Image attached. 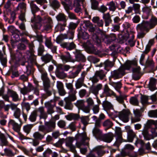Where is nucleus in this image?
Instances as JSON below:
<instances>
[{
    "label": "nucleus",
    "instance_id": "4",
    "mask_svg": "<svg viewBox=\"0 0 157 157\" xmlns=\"http://www.w3.org/2000/svg\"><path fill=\"white\" fill-rule=\"evenodd\" d=\"M56 123L55 121H49L45 123V125H40L39 127V130L42 132L47 133L52 132L55 128Z\"/></svg>",
    "mask_w": 157,
    "mask_h": 157
},
{
    "label": "nucleus",
    "instance_id": "54",
    "mask_svg": "<svg viewBox=\"0 0 157 157\" xmlns=\"http://www.w3.org/2000/svg\"><path fill=\"white\" fill-rule=\"evenodd\" d=\"M75 31L68 30L66 34H64L65 39H73L74 36Z\"/></svg>",
    "mask_w": 157,
    "mask_h": 157
},
{
    "label": "nucleus",
    "instance_id": "26",
    "mask_svg": "<svg viewBox=\"0 0 157 157\" xmlns=\"http://www.w3.org/2000/svg\"><path fill=\"white\" fill-rule=\"evenodd\" d=\"M102 17L104 21L105 25L106 26H109L112 21L111 17L109 12L104 13Z\"/></svg>",
    "mask_w": 157,
    "mask_h": 157
},
{
    "label": "nucleus",
    "instance_id": "36",
    "mask_svg": "<svg viewBox=\"0 0 157 157\" xmlns=\"http://www.w3.org/2000/svg\"><path fill=\"white\" fill-rule=\"evenodd\" d=\"M30 6L32 13L35 16V13L40 11V8L34 3V1H31L30 3Z\"/></svg>",
    "mask_w": 157,
    "mask_h": 157
},
{
    "label": "nucleus",
    "instance_id": "55",
    "mask_svg": "<svg viewBox=\"0 0 157 157\" xmlns=\"http://www.w3.org/2000/svg\"><path fill=\"white\" fill-rule=\"evenodd\" d=\"M43 133V134H41L39 132H36L33 134V136L34 139L41 140L44 138L45 135L46 134V133L45 134L44 132Z\"/></svg>",
    "mask_w": 157,
    "mask_h": 157
},
{
    "label": "nucleus",
    "instance_id": "37",
    "mask_svg": "<svg viewBox=\"0 0 157 157\" xmlns=\"http://www.w3.org/2000/svg\"><path fill=\"white\" fill-rule=\"evenodd\" d=\"M93 136L96 138L100 140L102 135V132L98 128L95 127L92 131Z\"/></svg>",
    "mask_w": 157,
    "mask_h": 157
},
{
    "label": "nucleus",
    "instance_id": "62",
    "mask_svg": "<svg viewBox=\"0 0 157 157\" xmlns=\"http://www.w3.org/2000/svg\"><path fill=\"white\" fill-rule=\"evenodd\" d=\"M33 65L28 64V65L26 66V73L28 75H29L32 73H33L35 69L33 67Z\"/></svg>",
    "mask_w": 157,
    "mask_h": 157
},
{
    "label": "nucleus",
    "instance_id": "47",
    "mask_svg": "<svg viewBox=\"0 0 157 157\" xmlns=\"http://www.w3.org/2000/svg\"><path fill=\"white\" fill-rule=\"evenodd\" d=\"M113 124V123L109 119L105 121L103 123V126L105 127V130L106 131L111 128Z\"/></svg>",
    "mask_w": 157,
    "mask_h": 157
},
{
    "label": "nucleus",
    "instance_id": "51",
    "mask_svg": "<svg viewBox=\"0 0 157 157\" xmlns=\"http://www.w3.org/2000/svg\"><path fill=\"white\" fill-rule=\"evenodd\" d=\"M95 74L101 80L103 79L106 76V73L102 70L96 71Z\"/></svg>",
    "mask_w": 157,
    "mask_h": 157
},
{
    "label": "nucleus",
    "instance_id": "30",
    "mask_svg": "<svg viewBox=\"0 0 157 157\" xmlns=\"http://www.w3.org/2000/svg\"><path fill=\"white\" fill-rule=\"evenodd\" d=\"M102 87L101 84H98L96 86H93L90 88V92L95 95H97L98 94L99 91L101 90Z\"/></svg>",
    "mask_w": 157,
    "mask_h": 157
},
{
    "label": "nucleus",
    "instance_id": "24",
    "mask_svg": "<svg viewBox=\"0 0 157 157\" xmlns=\"http://www.w3.org/2000/svg\"><path fill=\"white\" fill-rule=\"evenodd\" d=\"M89 35L88 33L84 31L81 28L78 30V39L82 38L86 40L89 38Z\"/></svg>",
    "mask_w": 157,
    "mask_h": 157
},
{
    "label": "nucleus",
    "instance_id": "25",
    "mask_svg": "<svg viewBox=\"0 0 157 157\" xmlns=\"http://www.w3.org/2000/svg\"><path fill=\"white\" fill-rule=\"evenodd\" d=\"M120 95L119 96H117L115 94V96H114L116 99V100L120 103L123 105H124V100H127V97L128 96L124 94H122L121 92L119 93Z\"/></svg>",
    "mask_w": 157,
    "mask_h": 157
},
{
    "label": "nucleus",
    "instance_id": "19",
    "mask_svg": "<svg viewBox=\"0 0 157 157\" xmlns=\"http://www.w3.org/2000/svg\"><path fill=\"white\" fill-rule=\"evenodd\" d=\"M114 137L113 134L109 132L105 134H102L100 140L107 143H110L113 140Z\"/></svg>",
    "mask_w": 157,
    "mask_h": 157
},
{
    "label": "nucleus",
    "instance_id": "9",
    "mask_svg": "<svg viewBox=\"0 0 157 157\" xmlns=\"http://www.w3.org/2000/svg\"><path fill=\"white\" fill-rule=\"evenodd\" d=\"M119 118L124 122L129 121V116L131 114L129 110H124L121 112H117Z\"/></svg>",
    "mask_w": 157,
    "mask_h": 157
},
{
    "label": "nucleus",
    "instance_id": "60",
    "mask_svg": "<svg viewBox=\"0 0 157 157\" xmlns=\"http://www.w3.org/2000/svg\"><path fill=\"white\" fill-rule=\"evenodd\" d=\"M21 111L19 108H17L16 109L14 110L13 116L16 118L18 119L20 122H21V120L20 118L21 115Z\"/></svg>",
    "mask_w": 157,
    "mask_h": 157
},
{
    "label": "nucleus",
    "instance_id": "18",
    "mask_svg": "<svg viewBox=\"0 0 157 157\" xmlns=\"http://www.w3.org/2000/svg\"><path fill=\"white\" fill-rule=\"evenodd\" d=\"M126 132H127V138L129 141L132 142L133 141L134 138L136 136V133L130 129L129 126L125 127Z\"/></svg>",
    "mask_w": 157,
    "mask_h": 157
},
{
    "label": "nucleus",
    "instance_id": "45",
    "mask_svg": "<svg viewBox=\"0 0 157 157\" xmlns=\"http://www.w3.org/2000/svg\"><path fill=\"white\" fill-rule=\"evenodd\" d=\"M104 69L106 70L107 71H109L111 68L113 67L114 63L109 59L105 60L104 62Z\"/></svg>",
    "mask_w": 157,
    "mask_h": 157
},
{
    "label": "nucleus",
    "instance_id": "11",
    "mask_svg": "<svg viewBox=\"0 0 157 157\" xmlns=\"http://www.w3.org/2000/svg\"><path fill=\"white\" fill-rule=\"evenodd\" d=\"M79 137H81L82 139L80 141H77L75 143V146L76 147H80L82 146H87L89 147V143L88 142H86L85 139L86 137V134L85 132H83L78 134Z\"/></svg>",
    "mask_w": 157,
    "mask_h": 157
},
{
    "label": "nucleus",
    "instance_id": "21",
    "mask_svg": "<svg viewBox=\"0 0 157 157\" xmlns=\"http://www.w3.org/2000/svg\"><path fill=\"white\" fill-rule=\"evenodd\" d=\"M41 78L43 81L44 87H50V82L48 77L47 72H45L41 74Z\"/></svg>",
    "mask_w": 157,
    "mask_h": 157
},
{
    "label": "nucleus",
    "instance_id": "16",
    "mask_svg": "<svg viewBox=\"0 0 157 157\" xmlns=\"http://www.w3.org/2000/svg\"><path fill=\"white\" fill-rule=\"evenodd\" d=\"M55 73L56 76L60 79H63L67 76V74L64 72L63 66L61 65L57 67Z\"/></svg>",
    "mask_w": 157,
    "mask_h": 157
},
{
    "label": "nucleus",
    "instance_id": "46",
    "mask_svg": "<svg viewBox=\"0 0 157 157\" xmlns=\"http://www.w3.org/2000/svg\"><path fill=\"white\" fill-rule=\"evenodd\" d=\"M92 22L94 24H96L99 27H102L103 25V21L102 19H100L98 17H94L92 19Z\"/></svg>",
    "mask_w": 157,
    "mask_h": 157
},
{
    "label": "nucleus",
    "instance_id": "32",
    "mask_svg": "<svg viewBox=\"0 0 157 157\" xmlns=\"http://www.w3.org/2000/svg\"><path fill=\"white\" fill-rule=\"evenodd\" d=\"M148 23L150 29H153L157 25V18L152 16L150 20L148 21Z\"/></svg>",
    "mask_w": 157,
    "mask_h": 157
},
{
    "label": "nucleus",
    "instance_id": "40",
    "mask_svg": "<svg viewBox=\"0 0 157 157\" xmlns=\"http://www.w3.org/2000/svg\"><path fill=\"white\" fill-rule=\"evenodd\" d=\"M157 79L153 78H150L148 86L149 89L151 91L155 90L156 88V83Z\"/></svg>",
    "mask_w": 157,
    "mask_h": 157
},
{
    "label": "nucleus",
    "instance_id": "2",
    "mask_svg": "<svg viewBox=\"0 0 157 157\" xmlns=\"http://www.w3.org/2000/svg\"><path fill=\"white\" fill-rule=\"evenodd\" d=\"M10 57V62L12 63V65L16 67H19L20 65L24 66L27 62L22 52L18 50L15 52H11Z\"/></svg>",
    "mask_w": 157,
    "mask_h": 157
},
{
    "label": "nucleus",
    "instance_id": "35",
    "mask_svg": "<svg viewBox=\"0 0 157 157\" xmlns=\"http://www.w3.org/2000/svg\"><path fill=\"white\" fill-rule=\"evenodd\" d=\"M66 16L63 13H59L57 15L56 18L58 21H61L63 22V25L64 26L67 25V19H66Z\"/></svg>",
    "mask_w": 157,
    "mask_h": 157
},
{
    "label": "nucleus",
    "instance_id": "39",
    "mask_svg": "<svg viewBox=\"0 0 157 157\" xmlns=\"http://www.w3.org/2000/svg\"><path fill=\"white\" fill-rule=\"evenodd\" d=\"M41 59L45 63H48L53 60V56L48 53L42 56Z\"/></svg>",
    "mask_w": 157,
    "mask_h": 157
},
{
    "label": "nucleus",
    "instance_id": "64",
    "mask_svg": "<svg viewBox=\"0 0 157 157\" xmlns=\"http://www.w3.org/2000/svg\"><path fill=\"white\" fill-rule=\"evenodd\" d=\"M149 96L146 95L141 94L140 102L142 105H144L147 104L148 102Z\"/></svg>",
    "mask_w": 157,
    "mask_h": 157
},
{
    "label": "nucleus",
    "instance_id": "33",
    "mask_svg": "<svg viewBox=\"0 0 157 157\" xmlns=\"http://www.w3.org/2000/svg\"><path fill=\"white\" fill-rule=\"evenodd\" d=\"M0 144L2 146H8L9 143L5 134L0 131Z\"/></svg>",
    "mask_w": 157,
    "mask_h": 157
},
{
    "label": "nucleus",
    "instance_id": "61",
    "mask_svg": "<svg viewBox=\"0 0 157 157\" xmlns=\"http://www.w3.org/2000/svg\"><path fill=\"white\" fill-rule=\"evenodd\" d=\"M59 56L63 61L65 62L69 61L71 59V56L69 52H67V56L61 54L59 55Z\"/></svg>",
    "mask_w": 157,
    "mask_h": 157
},
{
    "label": "nucleus",
    "instance_id": "15",
    "mask_svg": "<svg viewBox=\"0 0 157 157\" xmlns=\"http://www.w3.org/2000/svg\"><path fill=\"white\" fill-rule=\"evenodd\" d=\"M60 46L67 50L71 51L75 49L76 45L73 42H63L60 44Z\"/></svg>",
    "mask_w": 157,
    "mask_h": 157
},
{
    "label": "nucleus",
    "instance_id": "14",
    "mask_svg": "<svg viewBox=\"0 0 157 157\" xmlns=\"http://www.w3.org/2000/svg\"><path fill=\"white\" fill-rule=\"evenodd\" d=\"M75 61L81 62H85L86 60L85 56L82 53L80 50H76L75 53Z\"/></svg>",
    "mask_w": 157,
    "mask_h": 157
},
{
    "label": "nucleus",
    "instance_id": "6",
    "mask_svg": "<svg viewBox=\"0 0 157 157\" xmlns=\"http://www.w3.org/2000/svg\"><path fill=\"white\" fill-rule=\"evenodd\" d=\"M122 131L121 128L119 127H116L115 130V136L116 137V140L113 145L114 146L118 147L122 140Z\"/></svg>",
    "mask_w": 157,
    "mask_h": 157
},
{
    "label": "nucleus",
    "instance_id": "29",
    "mask_svg": "<svg viewBox=\"0 0 157 157\" xmlns=\"http://www.w3.org/2000/svg\"><path fill=\"white\" fill-rule=\"evenodd\" d=\"M135 146L136 147H150V144L149 142L147 144H145L144 141L138 138H137L135 143Z\"/></svg>",
    "mask_w": 157,
    "mask_h": 157
},
{
    "label": "nucleus",
    "instance_id": "56",
    "mask_svg": "<svg viewBox=\"0 0 157 157\" xmlns=\"http://www.w3.org/2000/svg\"><path fill=\"white\" fill-rule=\"evenodd\" d=\"M37 116V111L34 110L31 113L29 119L32 122H34L36 120Z\"/></svg>",
    "mask_w": 157,
    "mask_h": 157
},
{
    "label": "nucleus",
    "instance_id": "27",
    "mask_svg": "<svg viewBox=\"0 0 157 157\" xmlns=\"http://www.w3.org/2000/svg\"><path fill=\"white\" fill-rule=\"evenodd\" d=\"M102 105L104 110L107 112L111 110H114L113 105L107 101L105 100L103 101Z\"/></svg>",
    "mask_w": 157,
    "mask_h": 157
},
{
    "label": "nucleus",
    "instance_id": "44",
    "mask_svg": "<svg viewBox=\"0 0 157 157\" xmlns=\"http://www.w3.org/2000/svg\"><path fill=\"white\" fill-rule=\"evenodd\" d=\"M44 90L46 94H43L42 95V98L43 99L47 98L48 97L50 96L52 94V92L50 90V87H44Z\"/></svg>",
    "mask_w": 157,
    "mask_h": 157
},
{
    "label": "nucleus",
    "instance_id": "48",
    "mask_svg": "<svg viewBox=\"0 0 157 157\" xmlns=\"http://www.w3.org/2000/svg\"><path fill=\"white\" fill-rule=\"evenodd\" d=\"M79 116L77 114L71 113L70 114L65 116L67 120L71 121L72 120H77L79 118Z\"/></svg>",
    "mask_w": 157,
    "mask_h": 157
},
{
    "label": "nucleus",
    "instance_id": "12",
    "mask_svg": "<svg viewBox=\"0 0 157 157\" xmlns=\"http://www.w3.org/2000/svg\"><path fill=\"white\" fill-rule=\"evenodd\" d=\"M21 125L18 124L13 120L10 119L8 123V127L11 128L15 132L19 133L20 130Z\"/></svg>",
    "mask_w": 157,
    "mask_h": 157
},
{
    "label": "nucleus",
    "instance_id": "10",
    "mask_svg": "<svg viewBox=\"0 0 157 157\" xmlns=\"http://www.w3.org/2000/svg\"><path fill=\"white\" fill-rule=\"evenodd\" d=\"M90 152L86 155L87 157H97L96 154H97L98 157H100L104 154L101 148H94L92 150L89 149Z\"/></svg>",
    "mask_w": 157,
    "mask_h": 157
},
{
    "label": "nucleus",
    "instance_id": "41",
    "mask_svg": "<svg viewBox=\"0 0 157 157\" xmlns=\"http://www.w3.org/2000/svg\"><path fill=\"white\" fill-rule=\"evenodd\" d=\"M36 59V56L34 54H30L28 59V64L36 65L37 64Z\"/></svg>",
    "mask_w": 157,
    "mask_h": 157
},
{
    "label": "nucleus",
    "instance_id": "3",
    "mask_svg": "<svg viewBox=\"0 0 157 157\" xmlns=\"http://www.w3.org/2000/svg\"><path fill=\"white\" fill-rule=\"evenodd\" d=\"M83 23L89 32L90 33L93 40L96 43L98 46H100L101 44V40L99 36V33L96 31L93 25L89 21H84Z\"/></svg>",
    "mask_w": 157,
    "mask_h": 157
},
{
    "label": "nucleus",
    "instance_id": "43",
    "mask_svg": "<svg viewBox=\"0 0 157 157\" xmlns=\"http://www.w3.org/2000/svg\"><path fill=\"white\" fill-rule=\"evenodd\" d=\"M75 140L74 137H69L65 139L66 146L68 147H75L72 144L73 142Z\"/></svg>",
    "mask_w": 157,
    "mask_h": 157
},
{
    "label": "nucleus",
    "instance_id": "49",
    "mask_svg": "<svg viewBox=\"0 0 157 157\" xmlns=\"http://www.w3.org/2000/svg\"><path fill=\"white\" fill-rule=\"evenodd\" d=\"M81 70V67L80 66H78L77 70L75 72H71L69 75V77L70 78H74L77 76Z\"/></svg>",
    "mask_w": 157,
    "mask_h": 157
},
{
    "label": "nucleus",
    "instance_id": "23",
    "mask_svg": "<svg viewBox=\"0 0 157 157\" xmlns=\"http://www.w3.org/2000/svg\"><path fill=\"white\" fill-rule=\"evenodd\" d=\"M7 93L9 96L12 98V100L14 101H17L20 100L19 96L16 92L14 90L8 89Z\"/></svg>",
    "mask_w": 157,
    "mask_h": 157
},
{
    "label": "nucleus",
    "instance_id": "38",
    "mask_svg": "<svg viewBox=\"0 0 157 157\" xmlns=\"http://www.w3.org/2000/svg\"><path fill=\"white\" fill-rule=\"evenodd\" d=\"M73 5L75 7L74 11L78 14L79 15H82V10L81 8V5L78 2L76 1L74 2Z\"/></svg>",
    "mask_w": 157,
    "mask_h": 157
},
{
    "label": "nucleus",
    "instance_id": "50",
    "mask_svg": "<svg viewBox=\"0 0 157 157\" xmlns=\"http://www.w3.org/2000/svg\"><path fill=\"white\" fill-rule=\"evenodd\" d=\"M142 134L145 139L149 140L151 139H153V136L148 133V130L147 129L144 128L142 131Z\"/></svg>",
    "mask_w": 157,
    "mask_h": 157
},
{
    "label": "nucleus",
    "instance_id": "5",
    "mask_svg": "<svg viewBox=\"0 0 157 157\" xmlns=\"http://www.w3.org/2000/svg\"><path fill=\"white\" fill-rule=\"evenodd\" d=\"M82 46L85 49L87 53L97 55L98 52L96 48L94 47L89 40H87L86 42L82 44Z\"/></svg>",
    "mask_w": 157,
    "mask_h": 157
},
{
    "label": "nucleus",
    "instance_id": "34",
    "mask_svg": "<svg viewBox=\"0 0 157 157\" xmlns=\"http://www.w3.org/2000/svg\"><path fill=\"white\" fill-rule=\"evenodd\" d=\"M49 3L50 6L56 10L58 9L60 6V3L57 0H50Z\"/></svg>",
    "mask_w": 157,
    "mask_h": 157
},
{
    "label": "nucleus",
    "instance_id": "20",
    "mask_svg": "<svg viewBox=\"0 0 157 157\" xmlns=\"http://www.w3.org/2000/svg\"><path fill=\"white\" fill-rule=\"evenodd\" d=\"M45 42V45L49 49H50L53 53H56L57 47L53 45L50 39H46Z\"/></svg>",
    "mask_w": 157,
    "mask_h": 157
},
{
    "label": "nucleus",
    "instance_id": "59",
    "mask_svg": "<svg viewBox=\"0 0 157 157\" xmlns=\"http://www.w3.org/2000/svg\"><path fill=\"white\" fill-rule=\"evenodd\" d=\"M107 6H109V9L110 11L114 12L117 9V4L113 1L107 3Z\"/></svg>",
    "mask_w": 157,
    "mask_h": 157
},
{
    "label": "nucleus",
    "instance_id": "52",
    "mask_svg": "<svg viewBox=\"0 0 157 157\" xmlns=\"http://www.w3.org/2000/svg\"><path fill=\"white\" fill-rule=\"evenodd\" d=\"M154 40L153 39H151L149 40L148 44L147 45L145 51L143 52L145 54H147L150 51L151 48V46L154 44Z\"/></svg>",
    "mask_w": 157,
    "mask_h": 157
},
{
    "label": "nucleus",
    "instance_id": "17",
    "mask_svg": "<svg viewBox=\"0 0 157 157\" xmlns=\"http://www.w3.org/2000/svg\"><path fill=\"white\" fill-rule=\"evenodd\" d=\"M48 17L49 16L47 15H44L42 17H40V15H37L36 17V15H35V16H33V17L31 18V21L32 23L35 22L41 24L45 21L47 19L46 18Z\"/></svg>",
    "mask_w": 157,
    "mask_h": 157
},
{
    "label": "nucleus",
    "instance_id": "53",
    "mask_svg": "<svg viewBox=\"0 0 157 157\" xmlns=\"http://www.w3.org/2000/svg\"><path fill=\"white\" fill-rule=\"evenodd\" d=\"M123 148L121 151V155L122 157L126 155L128 156L129 152L132 151V148Z\"/></svg>",
    "mask_w": 157,
    "mask_h": 157
},
{
    "label": "nucleus",
    "instance_id": "42",
    "mask_svg": "<svg viewBox=\"0 0 157 157\" xmlns=\"http://www.w3.org/2000/svg\"><path fill=\"white\" fill-rule=\"evenodd\" d=\"M17 67L13 65H12L11 66L10 70L12 73L11 77L12 78H13L15 77H18L19 75L18 71L17 69Z\"/></svg>",
    "mask_w": 157,
    "mask_h": 157
},
{
    "label": "nucleus",
    "instance_id": "7",
    "mask_svg": "<svg viewBox=\"0 0 157 157\" xmlns=\"http://www.w3.org/2000/svg\"><path fill=\"white\" fill-rule=\"evenodd\" d=\"M148 25L147 21H143L137 25L136 29L138 31H146V33H148L151 29Z\"/></svg>",
    "mask_w": 157,
    "mask_h": 157
},
{
    "label": "nucleus",
    "instance_id": "63",
    "mask_svg": "<svg viewBox=\"0 0 157 157\" xmlns=\"http://www.w3.org/2000/svg\"><path fill=\"white\" fill-rule=\"evenodd\" d=\"M91 8L93 10H98L99 8V2L97 0H93L90 1Z\"/></svg>",
    "mask_w": 157,
    "mask_h": 157
},
{
    "label": "nucleus",
    "instance_id": "57",
    "mask_svg": "<svg viewBox=\"0 0 157 157\" xmlns=\"http://www.w3.org/2000/svg\"><path fill=\"white\" fill-rule=\"evenodd\" d=\"M68 94L69 96L68 97L72 99V100H75L76 99V97L75 94L77 93L76 90L73 88L71 90H69Z\"/></svg>",
    "mask_w": 157,
    "mask_h": 157
},
{
    "label": "nucleus",
    "instance_id": "58",
    "mask_svg": "<svg viewBox=\"0 0 157 157\" xmlns=\"http://www.w3.org/2000/svg\"><path fill=\"white\" fill-rule=\"evenodd\" d=\"M80 22V20L79 19H78L77 21L75 23L73 22H71L68 26V28L69 29V30H74L77 27Z\"/></svg>",
    "mask_w": 157,
    "mask_h": 157
},
{
    "label": "nucleus",
    "instance_id": "13",
    "mask_svg": "<svg viewBox=\"0 0 157 157\" xmlns=\"http://www.w3.org/2000/svg\"><path fill=\"white\" fill-rule=\"evenodd\" d=\"M55 105V102L52 100L45 103V106L47 109V112L48 114H52L54 112L53 109Z\"/></svg>",
    "mask_w": 157,
    "mask_h": 157
},
{
    "label": "nucleus",
    "instance_id": "22",
    "mask_svg": "<svg viewBox=\"0 0 157 157\" xmlns=\"http://www.w3.org/2000/svg\"><path fill=\"white\" fill-rule=\"evenodd\" d=\"M103 94L106 97H111L112 96H115L116 94L106 84L104 86Z\"/></svg>",
    "mask_w": 157,
    "mask_h": 157
},
{
    "label": "nucleus",
    "instance_id": "1",
    "mask_svg": "<svg viewBox=\"0 0 157 157\" xmlns=\"http://www.w3.org/2000/svg\"><path fill=\"white\" fill-rule=\"evenodd\" d=\"M137 64L135 60H127L117 70L112 71L110 77L115 79L121 78L126 74L125 70H129L132 66H137Z\"/></svg>",
    "mask_w": 157,
    "mask_h": 157
},
{
    "label": "nucleus",
    "instance_id": "8",
    "mask_svg": "<svg viewBox=\"0 0 157 157\" xmlns=\"http://www.w3.org/2000/svg\"><path fill=\"white\" fill-rule=\"evenodd\" d=\"M47 19L44 21L43 24V31H50L53 26V21L51 18L48 17L46 18Z\"/></svg>",
    "mask_w": 157,
    "mask_h": 157
},
{
    "label": "nucleus",
    "instance_id": "31",
    "mask_svg": "<svg viewBox=\"0 0 157 157\" xmlns=\"http://www.w3.org/2000/svg\"><path fill=\"white\" fill-rule=\"evenodd\" d=\"M56 86L58 88L59 93L61 96H63L66 94V92L63 88V83L58 81L57 82Z\"/></svg>",
    "mask_w": 157,
    "mask_h": 157
},
{
    "label": "nucleus",
    "instance_id": "28",
    "mask_svg": "<svg viewBox=\"0 0 157 157\" xmlns=\"http://www.w3.org/2000/svg\"><path fill=\"white\" fill-rule=\"evenodd\" d=\"M64 100L65 102L64 108L67 109L72 110L73 108V105L71 102L75 100H72L71 98L68 97L65 98Z\"/></svg>",
    "mask_w": 157,
    "mask_h": 157
}]
</instances>
